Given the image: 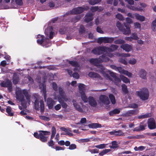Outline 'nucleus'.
I'll return each mask as SVG.
<instances>
[{"label":"nucleus","instance_id":"f8f14e48","mask_svg":"<svg viewBox=\"0 0 156 156\" xmlns=\"http://www.w3.org/2000/svg\"><path fill=\"white\" fill-rule=\"evenodd\" d=\"M109 134L112 135H114L115 136H123L124 133L122 131L119 130L118 131L113 130L112 131L109 132Z\"/></svg>","mask_w":156,"mask_h":156},{"label":"nucleus","instance_id":"20e7f679","mask_svg":"<svg viewBox=\"0 0 156 156\" xmlns=\"http://www.w3.org/2000/svg\"><path fill=\"white\" fill-rule=\"evenodd\" d=\"M136 94L143 101L147 100L149 97V91L147 89L144 88L140 91H136Z\"/></svg>","mask_w":156,"mask_h":156},{"label":"nucleus","instance_id":"58836bf2","mask_svg":"<svg viewBox=\"0 0 156 156\" xmlns=\"http://www.w3.org/2000/svg\"><path fill=\"white\" fill-rule=\"evenodd\" d=\"M101 1V0H89L88 2L90 4L94 5L100 2Z\"/></svg>","mask_w":156,"mask_h":156},{"label":"nucleus","instance_id":"a211bd4d","mask_svg":"<svg viewBox=\"0 0 156 156\" xmlns=\"http://www.w3.org/2000/svg\"><path fill=\"white\" fill-rule=\"evenodd\" d=\"M120 48L126 52H129L132 49V46L127 44H122L120 46Z\"/></svg>","mask_w":156,"mask_h":156},{"label":"nucleus","instance_id":"f704fd0d","mask_svg":"<svg viewBox=\"0 0 156 156\" xmlns=\"http://www.w3.org/2000/svg\"><path fill=\"white\" fill-rule=\"evenodd\" d=\"M108 97L112 103L113 105L115 104L116 103V100L114 95L112 94H110L108 95Z\"/></svg>","mask_w":156,"mask_h":156},{"label":"nucleus","instance_id":"aec40b11","mask_svg":"<svg viewBox=\"0 0 156 156\" xmlns=\"http://www.w3.org/2000/svg\"><path fill=\"white\" fill-rule=\"evenodd\" d=\"M72 102L73 103V105L76 110L81 112H84L83 109L80 107V105H78L75 100L74 99L73 100Z\"/></svg>","mask_w":156,"mask_h":156},{"label":"nucleus","instance_id":"a878e982","mask_svg":"<svg viewBox=\"0 0 156 156\" xmlns=\"http://www.w3.org/2000/svg\"><path fill=\"white\" fill-rule=\"evenodd\" d=\"M88 127L90 128H97L102 127L101 125L98 123H93L89 124Z\"/></svg>","mask_w":156,"mask_h":156},{"label":"nucleus","instance_id":"cd10ccee","mask_svg":"<svg viewBox=\"0 0 156 156\" xmlns=\"http://www.w3.org/2000/svg\"><path fill=\"white\" fill-rule=\"evenodd\" d=\"M99 58L101 63L103 62H107L109 60V58L104 55L100 56Z\"/></svg>","mask_w":156,"mask_h":156},{"label":"nucleus","instance_id":"473e14b6","mask_svg":"<svg viewBox=\"0 0 156 156\" xmlns=\"http://www.w3.org/2000/svg\"><path fill=\"white\" fill-rule=\"evenodd\" d=\"M108 144H101L99 145L93 146L91 147L92 148L96 147L100 149H102L106 147V146Z\"/></svg>","mask_w":156,"mask_h":156},{"label":"nucleus","instance_id":"6ab92c4d","mask_svg":"<svg viewBox=\"0 0 156 156\" xmlns=\"http://www.w3.org/2000/svg\"><path fill=\"white\" fill-rule=\"evenodd\" d=\"M89 76L91 78H97L100 80H102V78L98 73L92 72H90L88 74Z\"/></svg>","mask_w":156,"mask_h":156},{"label":"nucleus","instance_id":"4be33fe9","mask_svg":"<svg viewBox=\"0 0 156 156\" xmlns=\"http://www.w3.org/2000/svg\"><path fill=\"white\" fill-rule=\"evenodd\" d=\"M138 112L139 111L137 109L130 110L128 111L125 115L127 116H131L132 115L137 114Z\"/></svg>","mask_w":156,"mask_h":156},{"label":"nucleus","instance_id":"a19ab883","mask_svg":"<svg viewBox=\"0 0 156 156\" xmlns=\"http://www.w3.org/2000/svg\"><path fill=\"white\" fill-rule=\"evenodd\" d=\"M81 16H77L71 19V22L76 23L78 22L80 19Z\"/></svg>","mask_w":156,"mask_h":156},{"label":"nucleus","instance_id":"0eeeda50","mask_svg":"<svg viewBox=\"0 0 156 156\" xmlns=\"http://www.w3.org/2000/svg\"><path fill=\"white\" fill-rule=\"evenodd\" d=\"M85 9V8L82 7L75 8L70 11V14L73 15L80 14L82 13Z\"/></svg>","mask_w":156,"mask_h":156},{"label":"nucleus","instance_id":"b1692460","mask_svg":"<svg viewBox=\"0 0 156 156\" xmlns=\"http://www.w3.org/2000/svg\"><path fill=\"white\" fill-rule=\"evenodd\" d=\"M58 101L60 103L62 107L65 109H66L68 105L66 103L64 102V101L62 100V98L60 97V96H58Z\"/></svg>","mask_w":156,"mask_h":156},{"label":"nucleus","instance_id":"f257e3e1","mask_svg":"<svg viewBox=\"0 0 156 156\" xmlns=\"http://www.w3.org/2000/svg\"><path fill=\"white\" fill-rule=\"evenodd\" d=\"M126 23H124V26L122 25L120 22H117L116 24L117 27L119 30L122 31L123 34L129 35L131 33L130 29V24L132 23V21L130 18L127 17L126 19Z\"/></svg>","mask_w":156,"mask_h":156},{"label":"nucleus","instance_id":"c85d7f7f","mask_svg":"<svg viewBox=\"0 0 156 156\" xmlns=\"http://www.w3.org/2000/svg\"><path fill=\"white\" fill-rule=\"evenodd\" d=\"M6 112L8 113V116H12L14 114L13 112H12V108L10 106H8L6 109Z\"/></svg>","mask_w":156,"mask_h":156},{"label":"nucleus","instance_id":"09e8293b","mask_svg":"<svg viewBox=\"0 0 156 156\" xmlns=\"http://www.w3.org/2000/svg\"><path fill=\"white\" fill-rule=\"evenodd\" d=\"M115 17L120 20H124L122 15L120 13L117 14L115 15Z\"/></svg>","mask_w":156,"mask_h":156},{"label":"nucleus","instance_id":"e2e57ef3","mask_svg":"<svg viewBox=\"0 0 156 156\" xmlns=\"http://www.w3.org/2000/svg\"><path fill=\"white\" fill-rule=\"evenodd\" d=\"M52 87L53 90L55 91H57V86L56 83L53 82L52 83Z\"/></svg>","mask_w":156,"mask_h":156},{"label":"nucleus","instance_id":"9b49d317","mask_svg":"<svg viewBox=\"0 0 156 156\" xmlns=\"http://www.w3.org/2000/svg\"><path fill=\"white\" fill-rule=\"evenodd\" d=\"M93 15L92 13L87 12L84 16V22L88 23L92 21L93 19Z\"/></svg>","mask_w":156,"mask_h":156},{"label":"nucleus","instance_id":"4468645a","mask_svg":"<svg viewBox=\"0 0 156 156\" xmlns=\"http://www.w3.org/2000/svg\"><path fill=\"white\" fill-rule=\"evenodd\" d=\"M88 99L89 103L91 106L95 107L97 105V102L93 97H89Z\"/></svg>","mask_w":156,"mask_h":156},{"label":"nucleus","instance_id":"37998d69","mask_svg":"<svg viewBox=\"0 0 156 156\" xmlns=\"http://www.w3.org/2000/svg\"><path fill=\"white\" fill-rule=\"evenodd\" d=\"M40 110L41 112H43L44 110V101L42 100H41L40 101Z\"/></svg>","mask_w":156,"mask_h":156},{"label":"nucleus","instance_id":"bb28decb","mask_svg":"<svg viewBox=\"0 0 156 156\" xmlns=\"http://www.w3.org/2000/svg\"><path fill=\"white\" fill-rule=\"evenodd\" d=\"M103 42L104 43H112L114 40L113 37H103Z\"/></svg>","mask_w":156,"mask_h":156},{"label":"nucleus","instance_id":"393cba45","mask_svg":"<svg viewBox=\"0 0 156 156\" xmlns=\"http://www.w3.org/2000/svg\"><path fill=\"white\" fill-rule=\"evenodd\" d=\"M134 17L138 20L141 22L144 21L145 20V18L144 16H141L139 14L136 13L134 14Z\"/></svg>","mask_w":156,"mask_h":156},{"label":"nucleus","instance_id":"13d9d810","mask_svg":"<svg viewBox=\"0 0 156 156\" xmlns=\"http://www.w3.org/2000/svg\"><path fill=\"white\" fill-rule=\"evenodd\" d=\"M76 146L75 144H72L70 145L68 148L70 150H73L76 149Z\"/></svg>","mask_w":156,"mask_h":156},{"label":"nucleus","instance_id":"ddd939ff","mask_svg":"<svg viewBox=\"0 0 156 156\" xmlns=\"http://www.w3.org/2000/svg\"><path fill=\"white\" fill-rule=\"evenodd\" d=\"M118 48V46L116 45L112 44L110 47H108L105 46L106 52H111L116 50Z\"/></svg>","mask_w":156,"mask_h":156},{"label":"nucleus","instance_id":"de8ad7c7","mask_svg":"<svg viewBox=\"0 0 156 156\" xmlns=\"http://www.w3.org/2000/svg\"><path fill=\"white\" fill-rule=\"evenodd\" d=\"M85 85L82 83H80L78 86L79 90L80 91H81V92H84L83 90L85 88Z\"/></svg>","mask_w":156,"mask_h":156},{"label":"nucleus","instance_id":"0e129e2a","mask_svg":"<svg viewBox=\"0 0 156 156\" xmlns=\"http://www.w3.org/2000/svg\"><path fill=\"white\" fill-rule=\"evenodd\" d=\"M40 118L41 119L46 121H48L50 120V119L49 117L44 116H41Z\"/></svg>","mask_w":156,"mask_h":156},{"label":"nucleus","instance_id":"5fc2aeb1","mask_svg":"<svg viewBox=\"0 0 156 156\" xmlns=\"http://www.w3.org/2000/svg\"><path fill=\"white\" fill-rule=\"evenodd\" d=\"M66 29L65 28H60L58 31L59 33L61 34H65L66 32Z\"/></svg>","mask_w":156,"mask_h":156},{"label":"nucleus","instance_id":"412c9836","mask_svg":"<svg viewBox=\"0 0 156 156\" xmlns=\"http://www.w3.org/2000/svg\"><path fill=\"white\" fill-rule=\"evenodd\" d=\"M20 80L19 76L16 73H14L12 78V82L14 85L17 84Z\"/></svg>","mask_w":156,"mask_h":156},{"label":"nucleus","instance_id":"f3484780","mask_svg":"<svg viewBox=\"0 0 156 156\" xmlns=\"http://www.w3.org/2000/svg\"><path fill=\"white\" fill-rule=\"evenodd\" d=\"M55 104V101L51 98H48L47 100V105L48 108L51 109L53 107V105Z\"/></svg>","mask_w":156,"mask_h":156},{"label":"nucleus","instance_id":"1a4fd4ad","mask_svg":"<svg viewBox=\"0 0 156 156\" xmlns=\"http://www.w3.org/2000/svg\"><path fill=\"white\" fill-rule=\"evenodd\" d=\"M147 125L148 127L150 129H154L156 128L155 121L152 118H151L148 119Z\"/></svg>","mask_w":156,"mask_h":156},{"label":"nucleus","instance_id":"4c0bfd02","mask_svg":"<svg viewBox=\"0 0 156 156\" xmlns=\"http://www.w3.org/2000/svg\"><path fill=\"white\" fill-rule=\"evenodd\" d=\"M112 146H109L111 148L116 149L118 147L117 142L116 141H113L112 142Z\"/></svg>","mask_w":156,"mask_h":156},{"label":"nucleus","instance_id":"f03ea898","mask_svg":"<svg viewBox=\"0 0 156 156\" xmlns=\"http://www.w3.org/2000/svg\"><path fill=\"white\" fill-rule=\"evenodd\" d=\"M27 101L29 104L30 102V95L29 94L27 89H23L22 90H18L16 92V98L20 101H23L24 99V95Z\"/></svg>","mask_w":156,"mask_h":156},{"label":"nucleus","instance_id":"052dcab7","mask_svg":"<svg viewBox=\"0 0 156 156\" xmlns=\"http://www.w3.org/2000/svg\"><path fill=\"white\" fill-rule=\"evenodd\" d=\"M16 4L18 5L21 6L23 5L22 0H15Z\"/></svg>","mask_w":156,"mask_h":156},{"label":"nucleus","instance_id":"774afa93","mask_svg":"<svg viewBox=\"0 0 156 156\" xmlns=\"http://www.w3.org/2000/svg\"><path fill=\"white\" fill-rule=\"evenodd\" d=\"M119 61L124 65H126L127 64V62L126 60L122 58L119 59Z\"/></svg>","mask_w":156,"mask_h":156},{"label":"nucleus","instance_id":"6e6552de","mask_svg":"<svg viewBox=\"0 0 156 156\" xmlns=\"http://www.w3.org/2000/svg\"><path fill=\"white\" fill-rule=\"evenodd\" d=\"M44 33L45 35L48 36L49 35V38L50 39H52L53 37L54 34V29L53 27L50 26L45 30Z\"/></svg>","mask_w":156,"mask_h":156},{"label":"nucleus","instance_id":"a18cd8bd","mask_svg":"<svg viewBox=\"0 0 156 156\" xmlns=\"http://www.w3.org/2000/svg\"><path fill=\"white\" fill-rule=\"evenodd\" d=\"M35 108L36 110H39V101L37 99H36L34 103Z\"/></svg>","mask_w":156,"mask_h":156},{"label":"nucleus","instance_id":"8fccbe9b","mask_svg":"<svg viewBox=\"0 0 156 156\" xmlns=\"http://www.w3.org/2000/svg\"><path fill=\"white\" fill-rule=\"evenodd\" d=\"M144 136L141 135H137L135 136H133L130 137V139H140L143 138Z\"/></svg>","mask_w":156,"mask_h":156},{"label":"nucleus","instance_id":"72a5a7b5","mask_svg":"<svg viewBox=\"0 0 156 156\" xmlns=\"http://www.w3.org/2000/svg\"><path fill=\"white\" fill-rule=\"evenodd\" d=\"M122 89L124 94H126L128 93L127 86L125 84H123L122 85Z\"/></svg>","mask_w":156,"mask_h":156},{"label":"nucleus","instance_id":"7ed1b4c3","mask_svg":"<svg viewBox=\"0 0 156 156\" xmlns=\"http://www.w3.org/2000/svg\"><path fill=\"white\" fill-rule=\"evenodd\" d=\"M39 132V134L37 132L34 133V136L36 138L39 139L42 142H47L51 133L49 131L44 130H40Z\"/></svg>","mask_w":156,"mask_h":156},{"label":"nucleus","instance_id":"6e6d98bb","mask_svg":"<svg viewBox=\"0 0 156 156\" xmlns=\"http://www.w3.org/2000/svg\"><path fill=\"white\" fill-rule=\"evenodd\" d=\"M88 151L91 153V154L98 153L99 152V150L94 149H88Z\"/></svg>","mask_w":156,"mask_h":156},{"label":"nucleus","instance_id":"3c124183","mask_svg":"<svg viewBox=\"0 0 156 156\" xmlns=\"http://www.w3.org/2000/svg\"><path fill=\"white\" fill-rule=\"evenodd\" d=\"M114 78V82L116 85H118V84L121 82V79L117 76Z\"/></svg>","mask_w":156,"mask_h":156},{"label":"nucleus","instance_id":"c756f323","mask_svg":"<svg viewBox=\"0 0 156 156\" xmlns=\"http://www.w3.org/2000/svg\"><path fill=\"white\" fill-rule=\"evenodd\" d=\"M50 44L51 43L49 39L45 38L44 41L42 46L45 47H48L50 46Z\"/></svg>","mask_w":156,"mask_h":156},{"label":"nucleus","instance_id":"338daca9","mask_svg":"<svg viewBox=\"0 0 156 156\" xmlns=\"http://www.w3.org/2000/svg\"><path fill=\"white\" fill-rule=\"evenodd\" d=\"M143 9L141 7H136L134 6H133V9L132 10L135 11H141Z\"/></svg>","mask_w":156,"mask_h":156},{"label":"nucleus","instance_id":"864d4df0","mask_svg":"<svg viewBox=\"0 0 156 156\" xmlns=\"http://www.w3.org/2000/svg\"><path fill=\"white\" fill-rule=\"evenodd\" d=\"M146 126V125H144L143 122H141L139 126L141 131H143L145 129V127Z\"/></svg>","mask_w":156,"mask_h":156},{"label":"nucleus","instance_id":"423d86ee","mask_svg":"<svg viewBox=\"0 0 156 156\" xmlns=\"http://www.w3.org/2000/svg\"><path fill=\"white\" fill-rule=\"evenodd\" d=\"M0 86L3 87H7L9 92L12 90V83L10 80H7L6 82H3L0 84Z\"/></svg>","mask_w":156,"mask_h":156},{"label":"nucleus","instance_id":"680f3d73","mask_svg":"<svg viewBox=\"0 0 156 156\" xmlns=\"http://www.w3.org/2000/svg\"><path fill=\"white\" fill-rule=\"evenodd\" d=\"M85 29L84 26L83 25H81L80 27L79 31L80 33H83L85 32Z\"/></svg>","mask_w":156,"mask_h":156},{"label":"nucleus","instance_id":"9d476101","mask_svg":"<svg viewBox=\"0 0 156 156\" xmlns=\"http://www.w3.org/2000/svg\"><path fill=\"white\" fill-rule=\"evenodd\" d=\"M99 100L103 104L108 105L110 103V101L108 97L104 95H101L99 97Z\"/></svg>","mask_w":156,"mask_h":156},{"label":"nucleus","instance_id":"c9c22d12","mask_svg":"<svg viewBox=\"0 0 156 156\" xmlns=\"http://www.w3.org/2000/svg\"><path fill=\"white\" fill-rule=\"evenodd\" d=\"M68 63L73 67H78L79 66L78 62L76 61H69Z\"/></svg>","mask_w":156,"mask_h":156},{"label":"nucleus","instance_id":"39448f33","mask_svg":"<svg viewBox=\"0 0 156 156\" xmlns=\"http://www.w3.org/2000/svg\"><path fill=\"white\" fill-rule=\"evenodd\" d=\"M92 52L95 55H101L103 52H106L105 46H99L96 48L93 49L92 50Z\"/></svg>","mask_w":156,"mask_h":156},{"label":"nucleus","instance_id":"c03bdc74","mask_svg":"<svg viewBox=\"0 0 156 156\" xmlns=\"http://www.w3.org/2000/svg\"><path fill=\"white\" fill-rule=\"evenodd\" d=\"M120 78L122 81L125 83H129L130 82L129 80L127 78L121 75Z\"/></svg>","mask_w":156,"mask_h":156},{"label":"nucleus","instance_id":"69168bd1","mask_svg":"<svg viewBox=\"0 0 156 156\" xmlns=\"http://www.w3.org/2000/svg\"><path fill=\"white\" fill-rule=\"evenodd\" d=\"M56 151L59 150H64L65 149V147H62L59 146H56L55 148Z\"/></svg>","mask_w":156,"mask_h":156},{"label":"nucleus","instance_id":"79ce46f5","mask_svg":"<svg viewBox=\"0 0 156 156\" xmlns=\"http://www.w3.org/2000/svg\"><path fill=\"white\" fill-rule=\"evenodd\" d=\"M111 151V150L110 149H105L100 152L99 155L100 156H103Z\"/></svg>","mask_w":156,"mask_h":156},{"label":"nucleus","instance_id":"49530a36","mask_svg":"<svg viewBox=\"0 0 156 156\" xmlns=\"http://www.w3.org/2000/svg\"><path fill=\"white\" fill-rule=\"evenodd\" d=\"M114 43L115 44H122L125 43V41L121 39H117L114 41Z\"/></svg>","mask_w":156,"mask_h":156},{"label":"nucleus","instance_id":"5701e85b","mask_svg":"<svg viewBox=\"0 0 156 156\" xmlns=\"http://www.w3.org/2000/svg\"><path fill=\"white\" fill-rule=\"evenodd\" d=\"M89 62L90 63L94 64V65L96 66H98V64L101 63V62H100L99 58H90L89 60Z\"/></svg>","mask_w":156,"mask_h":156},{"label":"nucleus","instance_id":"2f4dec72","mask_svg":"<svg viewBox=\"0 0 156 156\" xmlns=\"http://www.w3.org/2000/svg\"><path fill=\"white\" fill-rule=\"evenodd\" d=\"M151 117V114L150 113H147L145 114L138 115L137 117L138 119H144L147 118Z\"/></svg>","mask_w":156,"mask_h":156},{"label":"nucleus","instance_id":"bf43d9fd","mask_svg":"<svg viewBox=\"0 0 156 156\" xmlns=\"http://www.w3.org/2000/svg\"><path fill=\"white\" fill-rule=\"evenodd\" d=\"M116 70H118L120 73L123 74L124 72V71H125V70L123 69L121 67H117Z\"/></svg>","mask_w":156,"mask_h":156},{"label":"nucleus","instance_id":"ea45409f","mask_svg":"<svg viewBox=\"0 0 156 156\" xmlns=\"http://www.w3.org/2000/svg\"><path fill=\"white\" fill-rule=\"evenodd\" d=\"M81 96L82 100L84 102H87V98L84 92H81Z\"/></svg>","mask_w":156,"mask_h":156},{"label":"nucleus","instance_id":"7c9ffc66","mask_svg":"<svg viewBox=\"0 0 156 156\" xmlns=\"http://www.w3.org/2000/svg\"><path fill=\"white\" fill-rule=\"evenodd\" d=\"M120 110L119 109H115L112 111H110L109 112V115L110 116H112L114 114H118L120 112Z\"/></svg>","mask_w":156,"mask_h":156},{"label":"nucleus","instance_id":"e433bc0d","mask_svg":"<svg viewBox=\"0 0 156 156\" xmlns=\"http://www.w3.org/2000/svg\"><path fill=\"white\" fill-rule=\"evenodd\" d=\"M41 38H39L37 40V42L38 44L42 46L44 39V37L43 35H42L41 36Z\"/></svg>","mask_w":156,"mask_h":156},{"label":"nucleus","instance_id":"603ef678","mask_svg":"<svg viewBox=\"0 0 156 156\" xmlns=\"http://www.w3.org/2000/svg\"><path fill=\"white\" fill-rule=\"evenodd\" d=\"M48 146L51 147L52 148H55L53 146L54 145V141L52 140H50V141L48 143Z\"/></svg>","mask_w":156,"mask_h":156},{"label":"nucleus","instance_id":"2eb2a0df","mask_svg":"<svg viewBox=\"0 0 156 156\" xmlns=\"http://www.w3.org/2000/svg\"><path fill=\"white\" fill-rule=\"evenodd\" d=\"M147 72L143 69H141L139 72L138 75L139 76L143 79H146Z\"/></svg>","mask_w":156,"mask_h":156},{"label":"nucleus","instance_id":"4d7b16f0","mask_svg":"<svg viewBox=\"0 0 156 156\" xmlns=\"http://www.w3.org/2000/svg\"><path fill=\"white\" fill-rule=\"evenodd\" d=\"M131 37L133 40H137L138 39V37L135 33H132Z\"/></svg>","mask_w":156,"mask_h":156},{"label":"nucleus","instance_id":"dca6fc26","mask_svg":"<svg viewBox=\"0 0 156 156\" xmlns=\"http://www.w3.org/2000/svg\"><path fill=\"white\" fill-rule=\"evenodd\" d=\"M59 93L62 98L63 99L66 101H67L68 99L66 97V95L64 94V92L63 89L61 87H58Z\"/></svg>","mask_w":156,"mask_h":156}]
</instances>
